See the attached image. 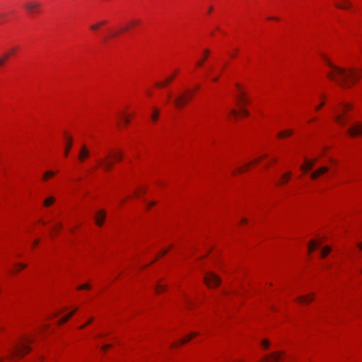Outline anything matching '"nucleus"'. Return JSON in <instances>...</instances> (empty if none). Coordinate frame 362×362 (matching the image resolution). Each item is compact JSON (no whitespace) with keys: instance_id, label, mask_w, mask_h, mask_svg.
Returning a JSON list of instances; mask_svg holds the SVG:
<instances>
[{"instance_id":"nucleus-1","label":"nucleus","mask_w":362,"mask_h":362,"mask_svg":"<svg viewBox=\"0 0 362 362\" xmlns=\"http://www.w3.org/2000/svg\"><path fill=\"white\" fill-rule=\"evenodd\" d=\"M325 61L331 69L327 72V77L337 82L343 88H349L351 85L362 77L361 71H356L354 69H345L334 65L329 60L325 59Z\"/></svg>"},{"instance_id":"nucleus-2","label":"nucleus","mask_w":362,"mask_h":362,"mask_svg":"<svg viewBox=\"0 0 362 362\" xmlns=\"http://www.w3.org/2000/svg\"><path fill=\"white\" fill-rule=\"evenodd\" d=\"M199 88V86H197L194 90L185 89L182 92L177 93L174 96H173L171 93H168L167 100L168 102H171L172 105L177 110H182L187 103L192 98L195 94L196 90Z\"/></svg>"},{"instance_id":"nucleus-3","label":"nucleus","mask_w":362,"mask_h":362,"mask_svg":"<svg viewBox=\"0 0 362 362\" xmlns=\"http://www.w3.org/2000/svg\"><path fill=\"white\" fill-rule=\"evenodd\" d=\"M235 86L238 88V92L235 95V99L240 107V110L242 112V113H248V110L245 109V107L246 105L250 103V99L247 94L241 89L238 83H237Z\"/></svg>"},{"instance_id":"nucleus-4","label":"nucleus","mask_w":362,"mask_h":362,"mask_svg":"<svg viewBox=\"0 0 362 362\" xmlns=\"http://www.w3.org/2000/svg\"><path fill=\"white\" fill-rule=\"evenodd\" d=\"M41 4L36 1H28L23 5L25 9L30 13H34L37 12Z\"/></svg>"},{"instance_id":"nucleus-5","label":"nucleus","mask_w":362,"mask_h":362,"mask_svg":"<svg viewBox=\"0 0 362 362\" xmlns=\"http://www.w3.org/2000/svg\"><path fill=\"white\" fill-rule=\"evenodd\" d=\"M339 105V108L336 109L335 110L342 111V112H345L351 111V110H354L352 104L349 103H341Z\"/></svg>"},{"instance_id":"nucleus-6","label":"nucleus","mask_w":362,"mask_h":362,"mask_svg":"<svg viewBox=\"0 0 362 362\" xmlns=\"http://www.w3.org/2000/svg\"><path fill=\"white\" fill-rule=\"evenodd\" d=\"M175 74L172 75L171 76H169L165 79L163 82H157L156 83V86L158 88H163L165 86L168 85L175 78Z\"/></svg>"},{"instance_id":"nucleus-7","label":"nucleus","mask_w":362,"mask_h":362,"mask_svg":"<svg viewBox=\"0 0 362 362\" xmlns=\"http://www.w3.org/2000/svg\"><path fill=\"white\" fill-rule=\"evenodd\" d=\"M344 4H335L336 6L339 8L346 9L351 6V3L348 0H343Z\"/></svg>"},{"instance_id":"nucleus-8","label":"nucleus","mask_w":362,"mask_h":362,"mask_svg":"<svg viewBox=\"0 0 362 362\" xmlns=\"http://www.w3.org/2000/svg\"><path fill=\"white\" fill-rule=\"evenodd\" d=\"M210 51L209 49H205L204 52V57H202V60L198 61L197 62V65L198 66H202L203 65L204 62L206 59Z\"/></svg>"},{"instance_id":"nucleus-9","label":"nucleus","mask_w":362,"mask_h":362,"mask_svg":"<svg viewBox=\"0 0 362 362\" xmlns=\"http://www.w3.org/2000/svg\"><path fill=\"white\" fill-rule=\"evenodd\" d=\"M8 59V54H3L1 57H0V66H2L6 61Z\"/></svg>"},{"instance_id":"nucleus-10","label":"nucleus","mask_w":362,"mask_h":362,"mask_svg":"<svg viewBox=\"0 0 362 362\" xmlns=\"http://www.w3.org/2000/svg\"><path fill=\"white\" fill-rule=\"evenodd\" d=\"M100 24L98 23H95L94 25H92L90 27V29L92 30H97L99 28H100Z\"/></svg>"},{"instance_id":"nucleus-11","label":"nucleus","mask_w":362,"mask_h":362,"mask_svg":"<svg viewBox=\"0 0 362 362\" xmlns=\"http://www.w3.org/2000/svg\"><path fill=\"white\" fill-rule=\"evenodd\" d=\"M139 22L138 21H133L132 22L129 23V25H135L138 23Z\"/></svg>"},{"instance_id":"nucleus-12","label":"nucleus","mask_w":362,"mask_h":362,"mask_svg":"<svg viewBox=\"0 0 362 362\" xmlns=\"http://www.w3.org/2000/svg\"><path fill=\"white\" fill-rule=\"evenodd\" d=\"M323 105H324V103H322L320 105H317V106L316 107V110H320V107H321V106H322Z\"/></svg>"},{"instance_id":"nucleus-13","label":"nucleus","mask_w":362,"mask_h":362,"mask_svg":"<svg viewBox=\"0 0 362 362\" xmlns=\"http://www.w3.org/2000/svg\"><path fill=\"white\" fill-rule=\"evenodd\" d=\"M106 23H107L106 21H101V22H99V23H98V24H100V26H101V25H103L106 24Z\"/></svg>"},{"instance_id":"nucleus-14","label":"nucleus","mask_w":362,"mask_h":362,"mask_svg":"<svg viewBox=\"0 0 362 362\" xmlns=\"http://www.w3.org/2000/svg\"><path fill=\"white\" fill-rule=\"evenodd\" d=\"M146 94H147V95L151 96V91L149 90H146Z\"/></svg>"},{"instance_id":"nucleus-15","label":"nucleus","mask_w":362,"mask_h":362,"mask_svg":"<svg viewBox=\"0 0 362 362\" xmlns=\"http://www.w3.org/2000/svg\"><path fill=\"white\" fill-rule=\"evenodd\" d=\"M4 54H8V58L9 57V56L11 54V53L10 52V51L7 52H5L4 53Z\"/></svg>"},{"instance_id":"nucleus-16","label":"nucleus","mask_w":362,"mask_h":362,"mask_svg":"<svg viewBox=\"0 0 362 362\" xmlns=\"http://www.w3.org/2000/svg\"><path fill=\"white\" fill-rule=\"evenodd\" d=\"M218 79V77H215V78H213V81H217Z\"/></svg>"},{"instance_id":"nucleus-17","label":"nucleus","mask_w":362,"mask_h":362,"mask_svg":"<svg viewBox=\"0 0 362 362\" xmlns=\"http://www.w3.org/2000/svg\"><path fill=\"white\" fill-rule=\"evenodd\" d=\"M269 19H274V20H276V21H278V20H279V18H269Z\"/></svg>"},{"instance_id":"nucleus-18","label":"nucleus","mask_w":362,"mask_h":362,"mask_svg":"<svg viewBox=\"0 0 362 362\" xmlns=\"http://www.w3.org/2000/svg\"><path fill=\"white\" fill-rule=\"evenodd\" d=\"M14 52H15V49H13L10 50V52L11 53V54H12L13 53H14Z\"/></svg>"},{"instance_id":"nucleus-19","label":"nucleus","mask_w":362,"mask_h":362,"mask_svg":"<svg viewBox=\"0 0 362 362\" xmlns=\"http://www.w3.org/2000/svg\"><path fill=\"white\" fill-rule=\"evenodd\" d=\"M212 7L211 6L209 8V13H210L211 11H212Z\"/></svg>"},{"instance_id":"nucleus-20","label":"nucleus","mask_w":362,"mask_h":362,"mask_svg":"<svg viewBox=\"0 0 362 362\" xmlns=\"http://www.w3.org/2000/svg\"><path fill=\"white\" fill-rule=\"evenodd\" d=\"M4 16V13H0V18H3Z\"/></svg>"},{"instance_id":"nucleus-21","label":"nucleus","mask_w":362,"mask_h":362,"mask_svg":"<svg viewBox=\"0 0 362 362\" xmlns=\"http://www.w3.org/2000/svg\"><path fill=\"white\" fill-rule=\"evenodd\" d=\"M128 29V26H127L126 28H124L122 31H124V30H127Z\"/></svg>"},{"instance_id":"nucleus-22","label":"nucleus","mask_w":362,"mask_h":362,"mask_svg":"<svg viewBox=\"0 0 362 362\" xmlns=\"http://www.w3.org/2000/svg\"><path fill=\"white\" fill-rule=\"evenodd\" d=\"M154 113L158 114L159 113L158 111H156Z\"/></svg>"}]
</instances>
